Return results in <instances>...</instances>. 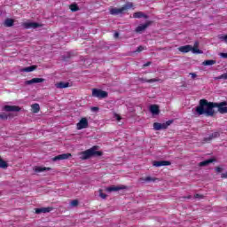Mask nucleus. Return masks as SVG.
I'll use <instances>...</instances> for the list:
<instances>
[{"instance_id":"35","label":"nucleus","mask_w":227,"mask_h":227,"mask_svg":"<svg viewBox=\"0 0 227 227\" xmlns=\"http://www.w3.org/2000/svg\"><path fill=\"white\" fill-rule=\"evenodd\" d=\"M216 79H225V80H227V73H224L222 75L216 77Z\"/></svg>"},{"instance_id":"27","label":"nucleus","mask_w":227,"mask_h":227,"mask_svg":"<svg viewBox=\"0 0 227 227\" xmlns=\"http://www.w3.org/2000/svg\"><path fill=\"white\" fill-rule=\"evenodd\" d=\"M71 12H79V5H77V4H72L69 6Z\"/></svg>"},{"instance_id":"41","label":"nucleus","mask_w":227,"mask_h":227,"mask_svg":"<svg viewBox=\"0 0 227 227\" xmlns=\"http://www.w3.org/2000/svg\"><path fill=\"white\" fill-rule=\"evenodd\" d=\"M91 111H93V113H97V111H98V107H91Z\"/></svg>"},{"instance_id":"29","label":"nucleus","mask_w":227,"mask_h":227,"mask_svg":"<svg viewBox=\"0 0 227 227\" xmlns=\"http://www.w3.org/2000/svg\"><path fill=\"white\" fill-rule=\"evenodd\" d=\"M0 168L3 169H5V168H8V163L4 161L3 159H0Z\"/></svg>"},{"instance_id":"37","label":"nucleus","mask_w":227,"mask_h":227,"mask_svg":"<svg viewBox=\"0 0 227 227\" xmlns=\"http://www.w3.org/2000/svg\"><path fill=\"white\" fill-rule=\"evenodd\" d=\"M219 56L222 57L223 59H227V53L221 52Z\"/></svg>"},{"instance_id":"30","label":"nucleus","mask_w":227,"mask_h":227,"mask_svg":"<svg viewBox=\"0 0 227 227\" xmlns=\"http://www.w3.org/2000/svg\"><path fill=\"white\" fill-rule=\"evenodd\" d=\"M141 181L142 182H155V179H153V177L147 176L145 178H142Z\"/></svg>"},{"instance_id":"11","label":"nucleus","mask_w":227,"mask_h":227,"mask_svg":"<svg viewBox=\"0 0 227 227\" xmlns=\"http://www.w3.org/2000/svg\"><path fill=\"white\" fill-rule=\"evenodd\" d=\"M40 82H45V79L43 78H33L31 80L26 81L25 83L27 85L31 84H38Z\"/></svg>"},{"instance_id":"2","label":"nucleus","mask_w":227,"mask_h":227,"mask_svg":"<svg viewBox=\"0 0 227 227\" xmlns=\"http://www.w3.org/2000/svg\"><path fill=\"white\" fill-rule=\"evenodd\" d=\"M80 155L82 160H88V159H91V157H102L104 153L98 151V145H94L90 149L82 152Z\"/></svg>"},{"instance_id":"10","label":"nucleus","mask_w":227,"mask_h":227,"mask_svg":"<svg viewBox=\"0 0 227 227\" xmlns=\"http://www.w3.org/2000/svg\"><path fill=\"white\" fill-rule=\"evenodd\" d=\"M149 111L153 114V116L159 115V113H160V110L159 109V106L157 105H151L149 106Z\"/></svg>"},{"instance_id":"42","label":"nucleus","mask_w":227,"mask_h":227,"mask_svg":"<svg viewBox=\"0 0 227 227\" xmlns=\"http://www.w3.org/2000/svg\"><path fill=\"white\" fill-rule=\"evenodd\" d=\"M190 75H192V79H195V77H197V74L195 73H190Z\"/></svg>"},{"instance_id":"45","label":"nucleus","mask_w":227,"mask_h":227,"mask_svg":"<svg viewBox=\"0 0 227 227\" xmlns=\"http://www.w3.org/2000/svg\"><path fill=\"white\" fill-rule=\"evenodd\" d=\"M67 58H72V53H71V52H67Z\"/></svg>"},{"instance_id":"20","label":"nucleus","mask_w":227,"mask_h":227,"mask_svg":"<svg viewBox=\"0 0 227 227\" xmlns=\"http://www.w3.org/2000/svg\"><path fill=\"white\" fill-rule=\"evenodd\" d=\"M212 162H215V159H209V160H206L204 161H200L199 163V166H200V168H203L205 166H208V164H212Z\"/></svg>"},{"instance_id":"48","label":"nucleus","mask_w":227,"mask_h":227,"mask_svg":"<svg viewBox=\"0 0 227 227\" xmlns=\"http://www.w3.org/2000/svg\"><path fill=\"white\" fill-rule=\"evenodd\" d=\"M187 198H188V200H191V196H188Z\"/></svg>"},{"instance_id":"36","label":"nucleus","mask_w":227,"mask_h":227,"mask_svg":"<svg viewBox=\"0 0 227 227\" xmlns=\"http://www.w3.org/2000/svg\"><path fill=\"white\" fill-rule=\"evenodd\" d=\"M99 196L103 200H106V198H107V195L106 193L102 192V190H100Z\"/></svg>"},{"instance_id":"39","label":"nucleus","mask_w":227,"mask_h":227,"mask_svg":"<svg viewBox=\"0 0 227 227\" xmlns=\"http://www.w3.org/2000/svg\"><path fill=\"white\" fill-rule=\"evenodd\" d=\"M194 198H195V199H198V198L203 199V195H200V194H199V193H196V194L194 195Z\"/></svg>"},{"instance_id":"40","label":"nucleus","mask_w":227,"mask_h":227,"mask_svg":"<svg viewBox=\"0 0 227 227\" xmlns=\"http://www.w3.org/2000/svg\"><path fill=\"white\" fill-rule=\"evenodd\" d=\"M193 47L199 48V47H200V42L196 41V42L194 43Z\"/></svg>"},{"instance_id":"25","label":"nucleus","mask_w":227,"mask_h":227,"mask_svg":"<svg viewBox=\"0 0 227 227\" xmlns=\"http://www.w3.org/2000/svg\"><path fill=\"white\" fill-rule=\"evenodd\" d=\"M33 113L36 114L40 111V105L38 103H35L31 106Z\"/></svg>"},{"instance_id":"7","label":"nucleus","mask_w":227,"mask_h":227,"mask_svg":"<svg viewBox=\"0 0 227 227\" xmlns=\"http://www.w3.org/2000/svg\"><path fill=\"white\" fill-rule=\"evenodd\" d=\"M22 26L25 29H36V27H40V23L36 22H24Z\"/></svg>"},{"instance_id":"38","label":"nucleus","mask_w":227,"mask_h":227,"mask_svg":"<svg viewBox=\"0 0 227 227\" xmlns=\"http://www.w3.org/2000/svg\"><path fill=\"white\" fill-rule=\"evenodd\" d=\"M215 171H216V173H222V172H223V168H221V167H216V168H215Z\"/></svg>"},{"instance_id":"31","label":"nucleus","mask_w":227,"mask_h":227,"mask_svg":"<svg viewBox=\"0 0 227 227\" xmlns=\"http://www.w3.org/2000/svg\"><path fill=\"white\" fill-rule=\"evenodd\" d=\"M10 115L6 114L5 113L0 114V120H8Z\"/></svg>"},{"instance_id":"12","label":"nucleus","mask_w":227,"mask_h":227,"mask_svg":"<svg viewBox=\"0 0 227 227\" xmlns=\"http://www.w3.org/2000/svg\"><path fill=\"white\" fill-rule=\"evenodd\" d=\"M153 166H155V168H160L162 166H171V161H168V160L153 161Z\"/></svg>"},{"instance_id":"5","label":"nucleus","mask_w":227,"mask_h":227,"mask_svg":"<svg viewBox=\"0 0 227 227\" xmlns=\"http://www.w3.org/2000/svg\"><path fill=\"white\" fill-rule=\"evenodd\" d=\"M3 111H5L6 113H19V111H20V107L17 106L5 105L3 107Z\"/></svg>"},{"instance_id":"34","label":"nucleus","mask_w":227,"mask_h":227,"mask_svg":"<svg viewBox=\"0 0 227 227\" xmlns=\"http://www.w3.org/2000/svg\"><path fill=\"white\" fill-rule=\"evenodd\" d=\"M143 51H145V47L143 46H138L137 48V50L135 51V52H143Z\"/></svg>"},{"instance_id":"46","label":"nucleus","mask_w":227,"mask_h":227,"mask_svg":"<svg viewBox=\"0 0 227 227\" xmlns=\"http://www.w3.org/2000/svg\"><path fill=\"white\" fill-rule=\"evenodd\" d=\"M120 120H121V117H120V115H117V121H120Z\"/></svg>"},{"instance_id":"6","label":"nucleus","mask_w":227,"mask_h":227,"mask_svg":"<svg viewBox=\"0 0 227 227\" xmlns=\"http://www.w3.org/2000/svg\"><path fill=\"white\" fill-rule=\"evenodd\" d=\"M77 130H82V129H88V119L83 117L80 120V121L76 124Z\"/></svg>"},{"instance_id":"3","label":"nucleus","mask_w":227,"mask_h":227,"mask_svg":"<svg viewBox=\"0 0 227 227\" xmlns=\"http://www.w3.org/2000/svg\"><path fill=\"white\" fill-rule=\"evenodd\" d=\"M171 123H173V121H171V120L167 121L164 123L154 122L153 123V129L154 130H166V129H168V127L169 125H171Z\"/></svg>"},{"instance_id":"22","label":"nucleus","mask_w":227,"mask_h":227,"mask_svg":"<svg viewBox=\"0 0 227 227\" xmlns=\"http://www.w3.org/2000/svg\"><path fill=\"white\" fill-rule=\"evenodd\" d=\"M15 21L13 20H12V19H6L5 20H4V27H12V26H13V23H14Z\"/></svg>"},{"instance_id":"44","label":"nucleus","mask_w":227,"mask_h":227,"mask_svg":"<svg viewBox=\"0 0 227 227\" xmlns=\"http://www.w3.org/2000/svg\"><path fill=\"white\" fill-rule=\"evenodd\" d=\"M114 36V38H118V36H120V34L118 32H116Z\"/></svg>"},{"instance_id":"17","label":"nucleus","mask_w":227,"mask_h":227,"mask_svg":"<svg viewBox=\"0 0 227 227\" xmlns=\"http://www.w3.org/2000/svg\"><path fill=\"white\" fill-rule=\"evenodd\" d=\"M56 88H58L59 90H63L65 88H69L70 87V82H59L58 83L55 84Z\"/></svg>"},{"instance_id":"16","label":"nucleus","mask_w":227,"mask_h":227,"mask_svg":"<svg viewBox=\"0 0 227 227\" xmlns=\"http://www.w3.org/2000/svg\"><path fill=\"white\" fill-rule=\"evenodd\" d=\"M122 189H125V186L112 185V186L106 188V191H107V192H116L117 191H121Z\"/></svg>"},{"instance_id":"47","label":"nucleus","mask_w":227,"mask_h":227,"mask_svg":"<svg viewBox=\"0 0 227 227\" xmlns=\"http://www.w3.org/2000/svg\"><path fill=\"white\" fill-rule=\"evenodd\" d=\"M129 8H132V4H129Z\"/></svg>"},{"instance_id":"8","label":"nucleus","mask_w":227,"mask_h":227,"mask_svg":"<svg viewBox=\"0 0 227 227\" xmlns=\"http://www.w3.org/2000/svg\"><path fill=\"white\" fill-rule=\"evenodd\" d=\"M70 157H72L71 153H62L52 158V160L53 162H56V160H67V159H70Z\"/></svg>"},{"instance_id":"1","label":"nucleus","mask_w":227,"mask_h":227,"mask_svg":"<svg viewBox=\"0 0 227 227\" xmlns=\"http://www.w3.org/2000/svg\"><path fill=\"white\" fill-rule=\"evenodd\" d=\"M227 102L223 101L220 103L210 102L207 99H200L199 102V106L195 108V113L198 116H207V117H214L215 114V107L218 109V113L220 114H227Z\"/></svg>"},{"instance_id":"24","label":"nucleus","mask_w":227,"mask_h":227,"mask_svg":"<svg viewBox=\"0 0 227 227\" xmlns=\"http://www.w3.org/2000/svg\"><path fill=\"white\" fill-rule=\"evenodd\" d=\"M138 81H139L140 82H157V81H159V80H157V79H155V78L150 79V80H148V79H146V78H138Z\"/></svg>"},{"instance_id":"28","label":"nucleus","mask_w":227,"mask_h":227,"mask_svg":"<svg viewBox=\"0 0 227 227\" xmlns=\"http://www.w3.org/2000/svg\"><path fill=\"white\" fill-rule=\"evenodd\" d=\"M192 52L193 53V54H203V51H201V50H200V49H198V48H196V47H192Z\"/></svg>"},{"instance_id":"23","label":"nucleus","mask_w":227,"mask_h":227,"mask_svg":"<svg viewBox=\"0 0 227 227\" xmlns=\"http://www.w3.org/2000/svg\"><path fill=\"white\" fill-rule=\"evenodd\" d=\"M202 65L204 67H212V65H215V60L207 59V60H205L204 62H202Z\"/></svg>"},{"instance_id":"13","label":"nucleus","mask_w":227,"mask_h":227,"mask_svg":"<svg viewBox=\"0 0 227 227\" xmlns=\"http://www.w3.org/2000/svg\"><path fill=\"white\" fill-rule=\"evenodd\" d=\"M127 10V7H121V8H112L110 10L111 15H120V13H123Z\"/></svg>"},{"instance_id":"19","label":"nucleus","mask_w":227,"mask_h":227,"mask_svg":"<svg viewBox=\"0 0 227 227\" xmlns=\"http://www.w3.org/2000/svg\"><path fill=\"white\" fill-rule=\"evenodd\" d=\"M219 136H221V134L218 131H215V132L212 133L211 135H209L208 137H205L204 141H212V139H215V138L219 137Z\"/></svg>"},{"instance_id":"43","label":"nucleus","mask_w":227,"mask_h":227,"mask_svg":"<svg viewBox=\"0 0 227 227\" xmlns=\"http://www.w3.org/2000/svg\"><path fill=\"white\" fill-rule=\"evenodd\" d=\"M152 65V62H147L145 64H144V67H150Z\"/></svg>"},{"instance_id":"9","label":"nucleus","mask_w":227,"mask_h":227,"mask_svg":"<svg viewBox=\"0 0 227 227\" xmlns=\"http://www.w3.org/2000/svg\"><path fill=\"white\" fill-rule=\"evenodd\" d=\"M54 210L53 207H38L35 208V214H49V212H52Z\"/></svg>"},{"instance_id":"33","label":"nucleus","mask_w":227,"mask_h":227,"mask_svg":"<svg viewBox=\"0 0 227 227\" xmlns=\"http://www.w3.org/2000/svg\"><path fill=\"white\" fill-rule=\"evenodd\" d=\"M70 205L71 207H77V205H79V200H74L71 201Z\"/></svg>"},{"instance_id":"26","label":"nucleus","mask_w":227,"mask_h":227,"mask_svg":"<svg viewBox=\"0 0 227 227\" xmlns=\"http://www.w3.org/2000/svg\"><path fill=\"white\" fill-rule=\"evenodd\" d=\"M34 70H36V66H30L23 68V72H34Z\"/></svg>"},{"instance_id":"32","label":"nucleus","mask_w":227,"mask_h":227,"mask_svg":"<svg viewBox=\"0 0 227 227\" xmlns=\"http://www.w3.org/2000/svg\"><path fill=\"white\" fill-rule=\"evenodd\" d=\"M219 40H221V42H224V43H227V35H220Z\"/></svg>"},{"instance_id":"15","label":"nucleus","mask_w":227,"mask_h":227,"mask_svg":"<svg viewBox=\"0 0 227 227\" xmlns=\"http://www.w3.org/2000/svg\"><path fill=\"white\" fill-rule=\"evenodd\" d=\"M192 50V45H184V46H181L178 48V51L180 52H183L184 54L187 53V52H191V51Z\"/></svg>"},{"instance_id":"18","label":"nucleus","mask_w":227,"mask_h":227,"mask_svg":"<svg viewBox=\"0 0 227 227\" xmlns=\"http://www.w3.org/2000/svg\"><path fill=\"white\" fill-rule=\"evenodd\" d=\"M51 168L49 167H35L34 171L35 173H43V171H51Z\"/></svg>"},{"instance_id":"4","label":"nucleus","mask_w":227,"mask_h":227,"mask_svg":"<svg viewBox=\"0 0 227 227\" xmlns=\"http://www.w3.org/2000/svg\"><path fill=\"white\" fill-rule=\"evenodd\" d=\"M92 96L96 97L97 98H107L108 93L107 91L102 90L100 89H93Z\"/></svg>"},{"instance_id":"21","label":"nucleus","mask_w":227,"mask_h":227,"mask_svg":"<svg viewBox=\"0 0 227 227\" xmlns=\"http://www.w3.org/2000/svg\"><path fill=\"white\" fill-rule=\"evenodd\" d=\"M134 19H148V15L144 14L143 12H137L133 14Z\"/></svg>"},{"instance_id":"14","label":"nucleus","mask_w":227,"mask_h":227,"mask_svg":"<svg viewBox=\"0 0 227 227\" xmlns=\"http://www.w3.org/2000/svg\"><path fill=\"white\" fill-rule=\"evenodd\" d=\"M151 24H152V21H147L145 24L139 25L136 28V33H141L145 31V29H146Z\"/></svg>"}]
</instances>
